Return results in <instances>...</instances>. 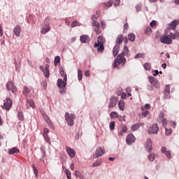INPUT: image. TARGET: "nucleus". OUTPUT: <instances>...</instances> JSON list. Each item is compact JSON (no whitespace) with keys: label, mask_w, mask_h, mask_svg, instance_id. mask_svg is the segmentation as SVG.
<instances>
[{"label":"nucleus","mask_w":179,"mask_h":179,"mask_svg":"<svg viewBox=\"0 0 179 179\" xmlns=\"http://www.w3.org/2000/svg\"><path fill=\"white\" fill-rule=\"evenodd\" d=\"M75 176L76 177H78L79 178H80L82 177V173H80V172L78 171H76Z\"/></svg>","instance_id":"56"},{"label":"nucleus","mask_w":179,"mask_h":179,"mask_svg":"<svg viewBox=\"0 0 179 179\" xmlns=\"http://www.w3.org/2000/svg\"><path fill=\"white\" fill-rule=\"evenodd\" d=\"M76 26H80V23L78 21H74L71 23V27H76Z\"/></svg>","instance_id":"42"},{"label":"nucleus","mask_w":179,"mask_h":179,"mask_svg":"<svg viewBox=\"0 0 179 179\" xmlns=\"http://www.w3.org/2000/svg\"><path fill=\"white\" fill-rule=\"evenodd\" d=\"M156 24H157V22H156V20H152V21L150 23V27H155L156 26Z\"/></svg>","instance_id":"55"},{"label":"nucleus","mask_w":179,"mask_h":179,"mask_svg":"<svg viewBox=\"0 0 179 179\" xmlns=\"http://www.w3.org/2000/svg\"><path fill=\"white\" fill-rule=\"evenodd\" d=\"M104 153H105L104 150H103V148H101V147H99L98 148H96V150L95 152L96 157H101V156H103Z\"/></svg>","instance_id":"14"},{"label":"nucleus","mask_w":179,"mask_h":179,"mask_svg":"<svg viewBox=\"0 0 179 179\" xmlns=\"http://www.w3.org/2000/svg\"><path fill=\"white\" fill-rule=\"evenodd\" d=\"M143 66L146 71H150V69H152V66L150 65V63H145Z\"/></svg>","instance_id":"36"},{"label":"nucleus","mask_w":179,"mask_h":179,"mask_svg":"<svg viewBox=\"0 0 179 179\" xmlns=\"http://www.w3.org/2000/svg\"><path fill=\"white\" fill-rule=\"evenodd\" d=\"M152 85L156 87V89H160V83H159L157 80Z\"/></svg>","instance_id":"45"},{"label":"nucleus","mask_w":179,"mask_h":179,"mask_svg":"<svg viewBox=\"0 0 179 179\" xmlns=\"http://www.w3.org/2000/svg\"><path fill=\"white\" fill-rule=\"evenodd\" d=\"M80 41H81V43H89L90 38L87 35H82L80 37Z\"/></svg>","instance_id":"16"},{"label":"nucleus","mask_w":179,"mask_h":179,"mask_svg":"<svg viewBox=\"0 0 179 179\" xmlns=\"http://www.w3.org/2000/svg\"><path fill=\"white\" fill-rule=\"evenodd\" d=\"M59 62H61V57H59V56H57L55 58V62H54L55 66H57V65H58Z\"/></svg>","instance_id":"34"},{"label":"nucleus","mask_w":179,"mask_h":179,"mask_svg":"<svg viewBox=\"0 0 179 179\" xmlns=\"http://www.w3.org/2000/svg\"><path fill=\"white\" fill-rule=\"evenodd\" d=\"M155 157H156V155H155V154H153V153L149 155H148V160H149V162H154Z\"/></svg>","instance_id":"35"},{"label":"nucleus","mask_w":179,"mask_h":179,"mask_svg":"<svg viewBox=\"0 0 179 179\" xmlns=\"http://www.w3.org/2000/svg\"><path fill=\"white\" fill-rule=\"evenodd\" d=\"M122 132H124V134H127V132H128V128L127 127V125H124L122 127Z\"/></svg>","instance_id":"53"},{"label":"nucleus","mask_w":179,"mask_h":179,"mask_svg":"<svg viewBox=\"0 0 179 179\" xmlns=\"http://www.w3.org/2000/svg\"><path fill=\"white\" fill-rule=\"evenodd\" d=\"M127 37L129 41H132V42L135 41V38H136V36H135V34H132V33L129 34Z\"/></svg>","instance_id":"28"},{"label":"nucleus","mask_w":179,"mask_h":179,"mask_svg":"<svg viewBox=\"0 0 179 179\" xmlns=\"http://www.w3.org/2000/svg\"><path fill=\"white\" fill-rule=\"evenodd\" d=\"M96 15H98V16L96 17V16L94 15V20H97V17H99V16H100V14L101 13V12L100 10H97V11L96 12Z\"/></svg>","instance_id":"60"},{"label":"nucleus","mask_w":179,"mask_h":179,"mask_svg":"<svg viewBox=\"0 0 179 179\" xmlns=\"http://www.w3.org/2000/svg\"><path fill=\"white\" fill-rule=\"evenodd\" d=\"M41 86L45 90V89H47V82H45V81L42 82L41 83Z\"/></svg>","instance_id":"57"},{"label":"nucleus","mask_w":179,"mask_h":179,"mask_svg":"<svg viewBox=\"0 0 179 179\" xmlns=\"http://www.w3.org/2000/svg\"><path fill=\"white\" fill-rule=\"evenodd\" d=\"M6 89L8 92H12V93H16L17 89L15 87V84L12 81H9L6 84Z\"/></svg>","instance_id":"8"},{"label":"nucleus","mask_w":179,"mask_h":179,"mask_svg":"<svg viewBox=\"0 0 179 179\" xmlns=\"http://www.w3.org/2000/svg\"><path fill=\"white\" fill-rule=\"evenodd\" d=\"M145 149L148 153H150L153 149V143L152 142V139L148 138L147 141L145 144Z\"/></svg>","instance_id":"6"},{"label":"nucleus","mask_w":179,"mask_h":179,"mask_svg":"<svg viewBox=\"0 0 179 179\" xmlns=\"http://www.w3.org/2000/svg\"><path fill=\"white\" fill-rule=\"evenodd\" d=\"M126 142L128 145H131L135 142V136L133 134H129L127 137Z\"/></svg>","instance_id":"13"},{"label":"nucleus","mask_w":179,"mask_h":179,"mask_svg":"<svg viewBox=\"0 0 179 179\" xmlns=\"http://www.w3.org/2000/svg\"><path fill=\"white\" fill-rule=\"evenodd\" d=\"M122 41H124V35L120 34L116 38V44L117 45H120V44L122 43Z\"/></svg>","instance_id":"19"},{"label":"nucleus","mask_w":179,"mask_h":179,"mask_svg":"<svg viewBox=\"0 0 179 179\" xmlns=\"http://www.w3.org/2000/svg\"><path fill=\"white\" fill-rule=\"evenodd\" d=\"M157 80L154 77H149V82L151 85H153Z\"/></svg>","instance_id":"43"},{"label":"nucleus","mask_w":179,"mask_h":179,"mask_svg":"<svg viewBox=\"0 0 179 179\" xmlns=\"http://www.w3.org/2000/svg\"><path fill=\"white\" fill-rule=\"evenodd\" d=\"M27 103L30 107H31V108H36V104L33 100L27 99Z\"/></svg>","instance_id":"27"},{"label":"nucleus","mask_w":179,"mask_h":179,"mask_svg":"<svg viewBox=\"0 0 179 179\" xmlns=\"http://www.w3.org/2000/svg\"><path fill=\"white\" fill-rule=\"evenodd\" d=\"M20 152L19 148H13L8 150V155H15V153H19Z\"/></svg>","instance_id":"23"},{"label":"nucleus","mask_w":179,"mask_h":179,"mask_svg":"<svg viewBox=\"0 0 179 179\" xmlns=\"http://www.w3.org/2000/svg\"><path fill=\"white\" fill-rule=\"evenodd\" d=\"M160 41L163 44H171V43H173L171 38H170L167 35H162L160 38Z\"/></svg>","instance_id":"10"},{"label":"nucleus","mask_w":179,"mask_h":179,"mask_svg":"<svg viewBox=\"0 0 179 179\" xmlns=\"http://www.w3.org/2000/svg\"><path fill=\"white\" fill-rule=\"evenodd\" d=\"M162 153H164L168 159L171 158V152L167 151V148L166 147H162L161 149Z\"/></svg>","instance_id":"15"},{"label":"nucleus","mask_w":179,"mask_h":179,"mask_svg":"<svg viewBox=\"0 0 179 179\" xmlns=\"http://www.w3.org/2000/svg\"><path fill=\"white\" fill-rule=\"evenodd\" d=\"M76 116L75 114H69V113H66L65 114V120L70 127H73V120H75Z\"/></svg>","instance_id":"2"},{"label":"nucleus","mask_w":179,"mask_h":179,"mask_svg":"<svg viewBox=\"0 0 179 179\" xmlns=\"http://www.w3.org/2000/svg\"><path fill=\"white\" fill-rule=\"evenodd\" d=\"M83 76V74L82 73V71H80V69L78 70V80H82V78Z\"/></svg>","instance_id":"39"},{"label":"nucleus","mask_w":179,"mask_h":179,"mask_svg":"<svg viewBox=\"0 0 179 179\" xmlns=\"http://www.w3.org/2000/svg\"><path fill=\"white\" fill-rule=\"evenodd\" d=\"M143 112L141 113L142 117H146L148 114H149V110H142Z\"/></svg>","instance_id":"54"},{"label":"nucleus","mask_w":179,"mask_h":179,"mask_svg":"<svg viewBox=\"0 0 179 179\" xmlns=\"http://www.w3.org/2000/svg\"><path fill=\"white\" fill-rule=\"evenodd\" d=\"M47 118L48 120H45L47 124H48L50 128H52L54 127V124H52V122H51V120H50V118H48V117H47Z\"/></svg>","instance_id":"49"},{"label":"nucleus","mask_w":179,"mask_h":179,"mask_svg":"<svg viewBox=\"0 0 179 179\" xmlns=\"http://www.w3.org/2000/svg\"><path fill=\"white\" fill-rule=\"evenodd\" d=\"M113 3H114L113 1H109L107 3H105V6L107 8H111V6H113Z\"/></svg>","instance_id":"48"},{"label":"nucleus","mask_w":179,"mask_h":179,"mask_svg":"<svg viewBox=\"0 0 179 179\" xmlns=\"http://www.w3.org/2000/svg\"><path fill=\"white\" fill-rule=\"evenodd\" d=\"M137 129H139V124H134L131 127V130L137 131Z\"/></svg>","instance_id":"51"},{"label":"nucleus","mask_w":179,"mask_h":179,"mask_svg":"<svg viewBox=\"0 0 179 179\" xmlns=\"http://www.w3.org/2000/svg\"><path fill=\"white\" fill-rule=\"evenodd\" d=\"M165 131H165L166 135H171V132H173L171 129L165 128Z\"/></svg>","instance_id":"50"},{"label":"nucleus","mask_w":179,"mask_h":179,"mask_svg":"<svg viewBox=\"0 0 179 179\" xmlns=\"http://www.w3.org/2000/svg\"><path fill=\"white\" fill-rule=\"evenodd\" d=\"M152 28H150V27H148L145 29V34H146L147 36H150V34H152Z\"/></svg>","instance_id":"31"},{"label":"nucleus","mask_w":179,"mask_h":179,"mask_svg":"<svg viewBox=\"0 0 179 179\" xmlns=\"http://www.w3.org/2000/svg\"><path fill=\"white\" fill-rule=\"evenodd\" d=\"M94 47H97V51L98 52H103L104 51V44L99 45L97 43H94Z\"/></svg>","instance_id":"21"},{"label":"nucleus","mask_w":179,"mask_h":179,"mask_svg":"<svg viewBox=\"0 0 179 179\" xmlns=\"http://www.w3.org/2000/svg\"><path fill=\"white\" fill-rule=\"evenodd\" d=\"M50 30H51V29L50 28L49 24H48L46 25V27L43 28V29L41 30V33L42 34H46V33H48V31H50Z\"/></svg>","instance_id":"26"},{"label":"nucleus","mask_w":179,"mask_h":179,"mask_svg":"<svg viewBox=\"0 0 179 179\" xmlns=\"http://www.w3.org/2000/svg\"><path fill=\"white\" fill-rule=\"evenodd\" d=\"M17 118L19 119L20 121H23L24 120V116H23V113L19 111L17 113Z\"/></svg>","instance_id":"33"},{"label":"nucleus","mask_w":179,"mask_h":179,"mask_svg":"<svg viewBox=\"0 0 179 179\" xmlns=\"http://www.w3.org/2000/svg\"><path fill=\"white\" fill-rule=\"evenodd\" d=\"M110 118H118V113L111 112L110 113Z\"/></svg>","instance_id":"40"},{"label":"nucleus","mask_w":179,"mask_h":179,"mask_svg":"<svg viewBox=\"0 0 179 179\" xmlns=\"http://www.w3.org/2000/svg\"><path fill=\"white\" fill-rule=\"evenodd\" d=\"M66 79L67 77L66 75H65V76L63 78V80L61 78H59L57 80V86L58 87H59V89H65L66 87Z\"/></svg>","instance_id":"5"},{"label":"nucleus","mask_w":179,"mask_h":179,"mask_svg":"<svg viewBox=\"0 0 179 179\" xmlns=\"http://www.w3.org/2000/svg\"><path fill=\"white\" fill-rule=\"evenodd\" d=\"M169 37H170V38H173V40H176V38H178L179 33L178 32L175 33V34L170 33Z\"/></svg>","instance_id":"30"},{"label":"nucleus","mask_w":179,"mask_h":179,"mask_svg":"<svg viewBox=\"0 0 179 179\" xmlns=\"http://www.w3.org/2000/svg\"><path fill=\"white\" fill-rule=\"evenodd\" d=\"M100 164H101V163L100 162L97 161V162H96L95 163H94L92 164V166L93 167H97V166H100Z\"/></svg>","instance_id":"58"},{"label":"nucleus","mask_w":179,"mask_h":179,"mask_svg":"<svg viewBox=\"0 0 179 179\" xmlns=\"http://www.w3.org/2000/svg\"><path fill=\"white\" fill-rule=\"evenodd\" d=\"M179 24V20H173L170 24H169V27H171V29L172 30H174V29H176V27H177V25Z\"/></svg>","instance_id":"22"},{"label":"nucleus","mask_w":179,"mask_h":179,"mask_svg":"<svg viewBox=\"0 0 179 179\" xmlns=\"http://www.w3.org/2000/svg\"><path fill=\"white\" fill-rule=\"evenodd\" d=\"M150 108H152V106H150V104L149 103H147L144 106L141 107V111H148V110H150Z\"/></svg>","instance_id":"29"},{"label":"nucleus","mask_w":179,"mask_h":179,"mask_svg":"<svg viewBox=\"0 0 179 179\" xmlns=\"http://www.w3.org/2000/svg\"><path fill=\"white\" fill-rule=\"evenodd\" d=\"M164 117V113H163V111H161L159 114L158 116V122H160V121H162V120H163Z\"/></svg>","instance_id":"38"},{"label":"nucleus","mask_w":179,"mask_h":179,"mask_svg":"<svg viewBox=\"0 0 179 179\" xmlns=\"http://www.w3.org/2000/svg\"><path fill=\"white\" fill-rule=\"evenodd\" d=\"M66 90L65 88H60L59 93L61 94H65Z\"/></svg>","instance_id":"61"},{"label":"nucleus","mask_w":179,"mask_h":179,"mask_svg":"<svg viewBox=\"0 0 179 179\" xmlns=\"http://www.w3.org/2000/svg\"><path fill=\"white\" fill-rule=\"evenodd\" d=\"M117 103H118V97L115 96H111L109 99L108 108H114L117 106Z\"/></svg>","instance_id":"4"},{"label":"nucleus","mask_w":179,"mask_h":179,"mask_svg":"<svg viewBox=\"0 0 179 179\" xmlns=\"http://www.w3.org/2000/svg\"><path fill=\"white\" fill-rule=\"evenodd\" d=\"M160 121H162V126L164 128H166V125H167V119H162V120H159V122Z\"/></svg>","instance_id":"46"},{"label":"nucleus","mask_w":179,"mask_h":179,"mask_svg":"<svg viewBox=\"0 0 179 179\" xmlns=\"http://www.w3.org/2000/svg\"><path fill=\"white\" fill-rule=\"evenodd\" d=\"M13 103V102L12 99H10V98H6L3 103V108H5L6 111H9V110H10V108L12 107Z\"/></svg>","instance_id":"7"},{"label":"nucleus","mask_w":179,"mask_h":179,"mask_svg":"<svg viewBox=\"0 0 179 179\" xmlns=\"http://www.w3.org/2000/svg\"><path fill=\"white\" fill-rule=\"evenodd\" d=\"M109 127H110V131H114V129L115 128V122H111Z\"/></svg>","instance_id":"44"},{"label":"nucleus","mask_w":179,"mask_h":179,"mask_svg":"<svg viewBox=\"0 0 179 179\" xmlns=\"http://www.w3.org/2000/svg\"><path fill=\"white\" fill-rule=\"evenodd\" d=\"M50 132V130H48V129L45 128L43 130V134H45V135L48 134Z\"/></svg>","instance_id":"64"},{"label":"nucleus","mask_w":179,"mask_h":179,"mask_svg":"<svg viewBox=\"0 0 179 179\" xmlns=\"http://www.w3.org/2000/svg\"><path fill=\"white\" fill-rule=\"evenodd\" d=\"M134 58L135 59H137V58H143L145 59V53H138Z\"/></svg>","instance_id":"37"},{"label":"nucleus","mask_w":179,"mask_h":179,"mask_svg":"<svg viewBox=\"0 0 179 179\" xmlns=\"http://www.w3.org/2000/svg\"><path fill=\"white\" fill-rule=\"evenodd\" d=\"M66 177H67V179H71V172L66 171Z\"/></svg>","instance_id":"59"},{"label":"nucleus","mask_w":179,"mask_h":179,"mask_svg":"<svg viewBox=\"0 0 179 179\" xmlns=\"http://www.w3.org/2000/svg\"><path fill=\"white\" fill-rule=\"evenodd\" d=\"M85 76H86V77L90 76V71L87 70V71L85 72Z\"/></svg>","instance_id":"62"},{"label":"nucleus","mask_w":179,"mask_h":179,"mask_svg":"<svg viewBox=\"0 0 179 179\" xmlns=\"http://www.w3.org/2000/svg\"><path fill=\"white\" fill-rule=\"evenodd\" d=\"M44 75L45 78H50V70H45Z\"/></svg>","instance_id":"52"},{"label":"nucleus","mask_w":179,"mask_h":179,"mask_svg":"<svg viewBox=\"0 0 179 179\" xmlns=\"http://www.w3.org/2000/svg\"><path fill=\"white\" fill-rule=\"evenodd\" d=\"M22 31V29L20 28V26L17 25L13 30V33L15 34V36L17 37H20V33Z\"/></svg>","instance_id":"18"},{"label":"nucleus","mask_w":179,"mask_h":179,"mask_svg":"<svg viewBox=\"0 0 179 179\" xmlns=\"http://www.w3.org/2000/svg\"><path fill=\"white\" fill-rule=\"evenodd\" d=\"M66 150L69 156H70V157H71V158L75 157V155H76V152H75L74 149H72L69 147H66Z\"/></svg>","instance_id":"12"},{"label":"nucleus","mask_w":179,"mask_h":179,"mask_svg":"<svg viewBox=\"0 0 179 179\" xmlns=\"http://www.w3.org/2000/svg\"><path fill=\"white\" fill-rule=\"evenodd\" d=\"M22 93L24 96L30 97L31 96V90L27 87H24Z\"/></svg>","instance_id":"17"},{"label":"nucleus","mask_w":179,"mask_h":179,"mask_svg":"<svg viewBox=\"0 0 179 179\" xmlns=\"http://www.w3.org/2000/svg\"><path fill=\"white\" fill-rule=\"evenodd\" d=\"M118 107L120 110H121V111H124V110L125 109V102H124V101L122 100L119 101Z\"/></svg>","instance_id":"25"},{"label":"nucleus","mask_w":179,"mask_h":179,"mask_svg":"<svg viewBox=\"0 0 179 179\" xmlns=\"http://www.w3.org/2000/svg\"><path fill=\"white\" fill-rule=\"evenodd\" d=\"M96 43L98 45L104 44V39L103 38V36H98V41Z\"/></svg>","instance_id":"32"},{"label":"nucleus","mask_w":179,"mask_h":179,"mask_svg":"<svg viewBox=\"0 0 179 179\" xmlns=\"http://www.w3.org/2000/svg\"><path fill=\"white\" fill-rule=\"evenodd\" d=\"M59 73L61 76H64V78H65V75H66V73H65V71H64V69L62 67L59 69Z\"/></svg>","instance_id":"47"},{"label":"nucleus","mask_w":179,"mask_h":179,"mask_svg":"<svg viewBox=\"0 0 179 179\" xmlns=\"http://www.w3.org/2000/svg\"><path fill=\"white\" fill-rule=\"evenodd\" d=\"M125 62H127V59L122 55H119L117 57V59L115 60V62L113 64V68H118V66L120 65V64H122V65H125Z\"/></svg>","instance_id":"1"},{"label":"nucleus","mask_w":179,"mask_h":179,"mask_svg":"<svg viewBox=\"0 0 179 179\" xmlns=\"http://www.w3.org/2000/svg\"><path fill=\"white\" fill-rule=\"evenodd\" d=\"M92 26L94 27V31L96 34H101V28H100V24L96 20H94V15L92 16Z\"/></svg>","instance_id":"3"},{"label":"nucleus","mask_w":179,"mask_h":179,"mask_svg":"<svg viewBox=\"0 0 179 179\" xmlns=\"http://www.w3.org/2000/svg\"><path fill=\"white\" fill-rule=\"evenodd\" d=\"M159 125L157 123H154L148 130V134H157L159 132Z\"/></svg>","instance_id":"9"},{"label":"nucleus","mask_w":179,"mask_h":179,"mask_svg":"<svg viewBox=\"0 0 179 179\" xmlns=\"http://www.w3.org/2000/svg\"><path fill=\"white\" fill-rule=\"evenodd\" d=\"M120 51V45H116L113 50V54L114 57H117L118 52Z\"/></svg>","instance_id":"24"},{"label":"nucleus","mask_w":179,"mask_h":179,"mask_svg":"<svg viewBox=\"0 0 179 179\" xmlns=\"http://www.w3.org/2000/svg\"><path fill=\"white\" fill-rule=\"evenodd\" d=\"M129 54V49H128V47L127 45H124L123 48V51L122 53H120V55H122L123 57H128Z\"/></svg>","instance_id":"20"},{"label":"nucleus","mask_w":179,"mask_h":179,"mask_svg":"<svg viewBox=\"0 0 179 179\" xmlns=\"http://www.w3.org/2000/svg\"><path fill=\"white\" fill-rule=\"evenodd\" d=\"M32 169H33V171H34V173L36 177H38V171L37 170V168H36V166L32 165Z\"/></svg>","instance_id":"41"},{"label":"nucleus","mask_w":179,"mask_h":179,"mask_svg":"<svg viewBox=\"0 0 179 179\" xmlns=\"http://www.w3.org/2000/svg\"><path fill=\"white\" fill-rule=\"evenodd\" d=\"M164 98L165 99H170V85H166L164 91Z\"/></svg>","instance_id":"11"},{"label":"nucleus","mask_w":179,"mask_h":179,"mask_svg":"<svg viewBox=\"0 0 179 179\" xmlns=\"http://www.w3.org/2000/svg\"><path fill=\"white\" fill-rule=\"evenodd\" d=\"M100 23L102 29H104L106 27V22H104V21H101Z\"/></svg>","instance_id":"63"}]
</instances>
